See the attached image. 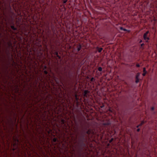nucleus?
<instances>
[{
    "mask_svg": "<svg viewBox=\"0 0 157 157\" xmlns=\"http://www.w3.org/2000/svg\"><path fill=\"white\" fill-rule=\"evenodd\" d=\"M90 110H93V109L92 108Z\"/></svg>",
    "mask_w": 157,
    "mask_h": 157,
    "instance_id": "09e8293b",
    "label": "nucleus"
},
{
    "mask_svg": "<svg viewBox=\"0 0 157 157\" xmlns=\"http://www.w3.org/2000/svg\"><path fill=\"white\" fill-rule=\"evenodd\" d=\"M9 8H10V10L11 9V6H10V3L9 4Z\"/></svg>",
    "mask_w": 157,
    "mask_h": 157,
    "instance_id": "c85d7f7f",
    "label": "nucleus"
},
{
    "mask_svg": "<svg viewBox=\"0 0 157 157\" xmlns=\"http://www.w3.org/2000/svg\"><path fill=\"white\" fill-rule=\"evenodd\" d=\"M152 110H154V109H153V108H152V109H151Z\"/></svg>",
    "mask_w": 157,
    "mask_h": 157,
    "instance_id": "c03bdc74",
    "label": "nucleus"
},
{
    "mask_svg": "<svg viewBox=\"0 0 157 157\" xmlns=\"http://www.w3.org/2000/svg\"><path fill=\"white\" fill-rule=\"evenodd\" d=\"M128 156L129 155V151H128Z\"/></svg>",
    "mask_w": 157,
    "mask_h": 157,
    "instance_id": "49530a36",
    "label": "nucleus"
},
{
    "mask_svg": "<svg viewBox=\"0 0 157 157\" xmlns=\"http://www.w3.org/2000/svg\"><path fill=\"white\" fill-rule=\"evenodd\" d=\"M12 24L13 25L11 26V28L13 30L16 31L17 30V28L14 27V23L13 22Z\"/></svg>",
    "mask_w": 157,
    "mask_h": 157,
    "instance_id": "2eb2a0df",
    "label": "nucleus"
},
{
    "mask_svg": "<svg viewBox=\"0 0 157 157\" xmlns=\"http://www.w3.org/2000/svg\"><path fill=\"white\" fill-rule=\"evenodd\" d=\"M95 81V79L94 77H92L90 79V81L92 82L94 81Z\"/></svg>",
    "mask_w": 157,
    "mask_h": 157,
    "instance_id": "4be33fe9",
    "label": "nucleus"
},
{
    "mask_svg": "<svg viewBox=\"0 0 157 157\" xmlns=\"http://www.w3.org/2000/svg\"><path fill=\"white\" fill-rule=\"evenodd\" d=\"M142 42V41L141 40H140V41L139 42V43H141Z\"/></svg>",
    "mask_w": 157,
    "mask_h": 157,
    "instance_id": "58836bf2",
    "label": "nucleus"
},
{
    "mask_svg": "<svg viewBox=\"0 0 157 157\" xmlns=\"http://www.w3.org/2000/svg\"><path fill=\"white\" fill-rule=\"evenodd\" d=\"M17 116V113H16V112L14 113H13V118L12 119L11 117H10L8 120L9 122L11 124H13L15 123L16 121Z\"/></svg>",
    "mask_w": 157,
    "mask_h": 157,
    "instance_id": "7ed1b4c3",
    "label": "nucleus"
},
{
    "mask_svg": "<svg viewBox=\"0 0 157 157\" xmlns=\"http://www.w3.org/2000/svg\"><path fill=\"white\" fill-rule=\"evenodd\" d=\"M40 54L41 55H42V53H40Z\"/></svg>",
    "mask_w": 157,
    "mask_h": 157,
    "instance_id": "3c124183",
    "label": "nucleus"
},
{
    "mask_svg": "<svg viewBox=\"0 0 157 157\" xmlns=\"http://www.w3.org/2000/svg\"><path fill=\"white\" fill-rule=\"evenodd\" d=\"M54 54L56 56V57L58 58L59 59H61V57L58 55V52H57V51L55 52L54 53Z\"/></svg>",
    "mask_w": 157,
    "mask_h": 157,
    "instance_id": "ddd939ff",
    "label": "nucleus"
},
{
    "mask_svg": "<svg viewBox=\"0 0 157 157\" xmlns=\"http://www.w3.org/2000/svg\"><path fill=\"white\" fill-rule=\"evenodd\" d=\"M96 49H98V52L99 53L101 52L103 49V48H99L98 47L96 48Z\"/></svg>",
    "mask_w": 157,
    "mask_h": 157,
    "instance_id": "dca6fc26",
    "label": "nucleus"
},
{
    "mask_svg": "<svg viewBox=\"0 0 157 157\" xmlns=\"http://www.w3.org/2000/svg\"><path fill=\"white\" fill-rule=\"evenodd\" d=\"M140 128H138L137 129L136 131H137V132H139L140 131Z\"/></svg>",
    "mask_w": 157,
    "mask_h": 157,
    "instance_id": "7c9ffc66",
    "label": "nucleus"
},
{
    "mask_svg": "<svg viewBox=\"0 0 157 157\" xmlns=\"http://www.w3.org/2000/svg\"><path fill=\"white\" fill-rule=\"evenodd\" d=\"M49 25V23H48V26Z\"/></svg>",
    "mask_w": 157,
    "mask_h": 157,
    "instance_id": "5fc2aeb1",
    "label": "nucleus"
},
{
    "mask_svg": "<svg viewBox=\"0 0 157 157\" xmlns=\"http://www.w3.org/2000/svg\"><path fill=\"white\" fill-rule=\"evenodd\" d=\"M98 109L99 111L98 112L97 115V119L98 120L102 121V122L101 124L104 125H109L110 124V121L109 119H108L107 117L108 115H112L111 113L112 112L111 111V109H109V111L105 112H102L100 109Z\"/></svg>",
    "mask_w": 157,
    "mask_h": 157,
    "instance_id": "f257e3e1",
    "label": "nucleus"
},
{
    "mask_svg": "<svg viewBox=\"0 0 157 157\" xmlns=\"http://www.w3.org/2000/svg\"><path fill=\"white\" fill-rule=\"evenodd\" d=\"M17 109H18V108H17Z\"/></svg>",
    "mask_w": 157,
    "mask_h": 157,
    "instance_id": "6e6d98bb",
    "label": "nucleus"
},
{
    "mask_svg": "<svg viewBox=\"0 0 157 157\" xmlns=\"http://www.w3.org/2000/svg\"><path fill=\"white\" fill-rule=\"evenodd\" d=\"M26 154L25 152H21L18 149L14 156L11 155V157H26Z\"/></svg>",
    "mask_w": 157,
    "mask_h": 157,
    "instance_id": "f03ea898",
    "label": "nucleus"
},
{
    "mask_svg": "<svg viewBox=\"0 0 157 157\" xmlns=\"http://www.w3.org/2000/svg\"><path fill=\"white\" fill-rule=\"evenodd\" d=\"M144 45V43H142V44H141V47H143Z\"/></svg>",
    "mask_w": 157,
    "mask_h": 157,
    "instance_id": "72a5a7b5",
    "label": "nucleus"
},
{
    "mask_svg": "<svg viewBox=\"0 0 157 157\" xmlns=\"http://www.w3.org/2000/svg\"><path fill=\"white\" fill-rule=\"evenodd\" d=\"M13 111H17V110H16H16H15H15L14 109V110H13Z\"/></svg>",
    "mask_w": 157,
    "mask_h": 157,
    "instance_id": "37998d69",
    "label": "nucleus"
},
{
    "mask_svg": "<svg viewBox=\"0 0 157 157\" xmlns=\"http://www.w3.org/2000/svg\"><path fill=\"white\" fill-rule=\"evenodd\" d=\"M7 44L8 45V49L11 48L12 50L13 49V45H12V44L10 41L8 42L7 43Z\"/></svg>",
    "mask_w": 157,
    "mask_h": 157,
    "instance_id": "0eeeda50",
    "label": "nucleus"
},
{
    "mask_svg": "<svg viewBox=\"0 0 157 157\" xmlns=\"http://www.w3.org/2000/svg\"><path fill=\"white\" fill-rule=\"evenodd\" d=\"M146 73H143V76H145L146 74Z\"/></svg>",
    "mask_w": 157,
    "mask_h": 157,
    "instance_id": "2f4dec72",
    "label": "nucleus"
},
{
    "mask_svg": "<svg viewBox=\"0 0 157 157\" xmlns=\"http://www.w3.org/2000/svg\"><path fill=\"white\" fill-rule=\"evenodd\" d=\"M13 61V62L14 63V61Z\"/></svg>",
    "mask_w": 157,
    "mask_h": 157,
    "instance_id": "052dcab7",
    "label": "nucleus"
},
{
    "mask_svg": "<svg viewBox=\"0 0 157 157\" xmlns=\"http://www.w3.org/2000/svg\"><path fill=\"white\" fill-rule=\"evenodd\" d=\"M44 69H46L47 68V67L46 66H44Z\"/></svg>",
    "mask_w": 157,
    "mask_h": 157,
    "instance_id": "4c0bfd02",
    "label": "nucleus"
},
{
    "mask_svg": "<svg viewBox=\"0 0 157 157\" xmlns=\"http://www.w3.org/2000/svg\"><path fill=\"white\" fill-rule=\"evenodd\" d=\"M7 51L8 53L9 54H10L9 50L8 49H7Z\"/></svg>",
    "mask_w": 157,
    "mask_h": 157,
    "instance_id": "f704fd0d",
    "label": "nucleus"
},
{
    "mask_svg": "<svg viewBox=\"0 0 157 157\" xmlns=\"http://www.w3.org/2000/svg\"><path fill=\"white\" fill-rule=\"evenodd\" d=\"M98 70L99 71H102V68L101 67H99L98 68Z\"/></svg>",
    "mask_w": 157,
    "mask_h": 157,
    "instance_id": "aec40b11",
    "label": "nucleus"
},
{
    "mask_svg": "<svg viewBox=\"0 0 157 157\" xmlns=\"http://www.w3.org/2000/svg\"><path fill=\"white\" fill-rule=\"evenodd\" d=\"M128 33H129L130 32V31L129 30H128Z\"/></svg>",
    "mask_w": 157,
    "mask_h": 157,
    "instance_id": "8fccbe9b",
    "label": "nucleus"
},
{
    "mask_svg": "<svg viewBox=\"0 0 157 157\" xmlns=\"http://www.w3.org/2000/svg\"><path fill=\"white\" fill-rule=\"evenodd\" d=\"M136 66L137 67H140V65H139V64L137 63L136 64Z\"/></svg>",
    "mask_w": 157,
    "mask_h": 157,
    "instance_id": "bb28decb",
    "label": "nucleus"
},
{
    "mask_svg": "<svg viewBox=\"0 0 157 157\" xmlns=\"http://www.w3.org/2000/svg\"><path fill=\"white\" fill-rule=\"evenodd\" d=\"M24 108H25V107H24Z\"/></svg>",
    "mask_w": 157,
    "mask_h": 157,
    "instance_id": "0e129e2a",
    "label": "nucleus"
},
{
    "mask_svg": "<svg viewBox=\"0 0 157 157\" xmlns=\"http://www.w3.org/2000/svg\"><path fill=\"white\" fill-rule=\"evenodd\" d=\"M139 74H138L136 75V76L135 79H136V81L135 82L136 83H137L139 82Z\"/></svg>",
    "mask_w": 157,
    "mask_h": 157,
    "instance_id": "1a4fd4ad",
    "label": "nucleus"
},
{
    "mask_svg": "<svg viewBox=\"0 0 157 157\" xmlns=\"http://www.w3.org/2000/svg\"><path fill=\"white\" fill-rule=\"evenodd\" d=\"M67 1V0H63V4H65Z\"/></svg>",
    "mask_w": 157,
    "mask_h": 157,
    "instance_id": "393cba45",
    "label": "nucleus"
},
{
    "mask_svg": "<svg viewBox=\"0 0 157 157\" xmlns=\"http://www.w3.org/2000/svg\"><path fill=\"white\" fill-rule=\"evenodd\" d=\"M0 146L1 147V145L0 144Z\"/></svg>",
    "mask_w": 157,
    "mask_h": 157,
    "instance_id": "680f3d73",
    "label": "nucleus"
},
{
    "mask_svg": "<svg viewBox=\"0 0 157 157\" xmlns=\"http://www.w3.org/2000/svg\"><path fill=\"white\" fill-rule=\"evenodd\" d=\"M71 76V75L70 73H69V76Z\"/></svg>",
    "mask_w": 157,
    "mask_h": 157,
    "instance_id": "ea45409f",
    "label": "nucleus"
},
{
    "mask_svg": "<svg viewBox=\"0 0 157 157\" xmlns=\"http://www.w3.org/2000/svg\"><path fill=\"white\" fill-rule=\"evenodd\" d=\"M53 13H54V11L53 12V13H52V14L50 17V18L52 21L54 20V16H56V15L54 14Z\"/></svg>",
    "mask_w": 157,
    "mask_h": 157,
    "instance_id": "f8f14e48",
    "label": "nucleus"
},
{
    "mask_svg": "<svg viewBox=\"0 0 157 157\" xmlns=\"http://www.w3.org/2000/svg\"><path fill=\"white\" fill-rule=\"evenodd\" d=\"M38 45H39L38 46H41V45H40V44L39 41L38 42Z\"/></svg>",
    "mask_w": 157,
    "mask_h": 157,
    "instance_id": "473e14b6",
    "label": "nucleus"
},
{
    "mask_svg": "<svg viewBox=\"0 0 157 157\" xmlns=\"http://www.w3.org/2000/svg\"><path fill=\"white\" fill-rule=\"evenodd\" d=\"M2 141H1V143L3 146L5 148L6 147L5 144L4 139L3 137H1Z\"/></svg>",
    "mask_w": 157,
    "mask_h": 157,
    "instance_id": "9d476101",
    "label": "nucleus"
},
{
    "mask_svg": "<svg viewBox=\"0 0 157 157\" xmlns=\"http://www.w3.org/2000/svg\"><path fill=\"white\" fill-rule=\"evenodd\" d=\"M109 108H111L110 107H109Z\"/></svg>",
    "mask_w": 157,
    "mask_h": 157,
    "instance_id": "bf43d9fd",
    "label": "nucleus"
},
{
    "mask_svg": "<svg viewBox=\"0 0 157 157\" xmlns=\"http://www.w3.org/2000/svg\"><path fill=\"white\" fill-rule=\"evenodd\" d=\"M65 4H63L62 5H60V7H61L62 6H63V8L65 10H66V8L65 7Z\"/></svg>",
    "mask_w": 157,
    "mask_h": 157,
    "instance_id": "412c9836",
    "label": "nucleus"
},
{
    "mask_svg": "<svg viewBox=\"0 0 157 157\" xmlns=\"http://www.w3.org/2000/svg\"><path fill=\"white\" fill-rule=\"evenodd\" d=\"M44 74L45 75H47L48 73V71H46V70H45L44 71Z\"/></svg>",
    "mask_w": 157,
    "mask_h": 157,
    "instance_id": "a878e982",
    "label": "nucleus"
},
{
    "mask_svg": "<svg viewBox=\"0 0 157 157\" xmlns=\"http://www.w3.org/2000/svg\"><path fill=\"white\" fill-rule=\"evenodd\" d=\"M151 108H154V107H151Z\"/></svg>",
    "mask_w": 157,
    "mask_h": 157,
    "instance_id": "603ef678",
    "label": "nucleus"
},
{
    "mask_svg": "<svg viewBox=\"0 0 157 157\" xmlns=\"http://www.w3.org/2000/svg\"><path fill=\"white\" fill-rule=\"evenodd\" d=\"M86 147L87 148L88 147L87 145L86 146Z\"/></svg>",
    "mask_w": 157,
    "mask_h": 157,
    "instance_id": "a18cd8bd",
    "label": "nucleus"
},
{
    "mask_svg": "<svg viewBox=\"0 0 157 157\" xmlns=\"http://www.w3.org/2000/svg\"><path fill=\"white\" fill-rule=\"evenodd\" d=\"M121 30H125V31H126L127 30L126 29H123L122 27H121Z\"/></svg>",
    "mask_w": 157,
    "mask_h": 157,
    "instance_id": "cd10ccee",
    "label": "nucleus"
},
{
    "mask_svg": "<svg viewBox=\"0 0 157 157\" xmlns=\"http://www.w3.org/2000/svg\"><path fill=\"white\" fill-rule=\"evenodd\" d=\"M85 109V111H86V112H87V109H88L86 108V109Z\"/></svg>",
    "mask_w": 157,
    "mask_h": 157,
    "instance_id": "c9c22d12",
    "label": "nucleus"
},
{
    "mask_svg": "<svg viewBox=\"0 0 157 157\" xmlns=\"http://www.w3.org/2000/svg\"><path fill=\"white\" fill-rule=\"evenodd\" d=\"M149 32L147 31L146 32L144 35L143 37L144 39L145 40L146 42H148V40L150 39L149 37L147 36V35L148 34Z\"/></svg>",
    "mask_w": 157,
    "mask_h": 157,
    "instance_id": "20e7f679",
    "label": "nucleus"
},
{
    "mask_svg": "<svg viewBox=\"0 0 157 157\" xmlns=\"http://www.w3.org/2000/svg\"><path fill=\"white\" fill-rule=\"evenodd\" d=\"M23 95H24V97L25 98H29V97L31 98L33 96L32 94L30 93V92H29L28 93L27 92H25Z\"/></svg>",
    "mask_w": 157,
    "mask_h": 157,
    "instance_id": "39448f33",
    "label": "nucleus"
},
{
    "mask_svg": "<svg viewBox=\"0 0 157 157\" xmlns=\"http://www.w3.org/2000/svg\"><path fill=\"white\" fill-rule=\"evenodd\" d=\"M34 95H36L35 93H34Z\"/></svg>",
    "mask_w": 157,
    "mask_h": 157,
    "instance_id": "13d9d810",
    "label": "nucleus"
},
{
    "mask_svg": "<svg viewBox=\"0 0 157 157\" xmlns=\"http://www.w3.org/2000/svg\"><path fill=\"white\" fill-rule=\"evenodd\" d=\"M90 92L88 90H85L84 92V97H87V94L89 93Z\"/></svg>",
    "mask_w": 157,
    "mask_h": 157,
    "instance_id": "9b49d317",
    "label": "nucleus"
},
{
    "mask_svg": "<svg viewBox=\"0 0 157 157\" xmlns=\"http://www.w3.org/2000/svg\"><path fill=\"white\" fill-rule=\"evenodd\" d=\"M119 102L121 105H124L126 102V99L124 98H122L120 99Z\"/></svg>",
    "mask_w": 157,
    "mask_h": 157,
    "instance_id": "423d86ee",
    "label": "nucleus"
},
{
    "mask_svg": "<svg viewBox=\"0 0 157 157\" xmlns=\"http://www.w3.org/2000/svg\"><path fill=\"white\" fill-rule=\"evenodd\" d=\"M75 97L76 98V99L78 100V98H77V95L76 94H75Z\"/></svg>",
    "mask_w": 157,
    "mask_h": 157,
    "instance_id": "c756f323",
    "label": "nucleus"
},
{
    "mask_svg": "<svg viewBox=\"0 0 157 157\" xmlns=\"http://www.w3.org/2000/svg\"><path fill=\"white\" fill-rule=\"evenodd\" d=\"M86 133L89 135H91V134L92 135H94V132L93 130H90V129L88 130L86 132Z\"/></svg>",
    "mask_w": 157,
    "mask_h": 157,
    "instance_id": "6e6552de",
    "label": "nucleus"
},
{
    "mask_svg": "<svg viewBox=\"0 0 157 157\" xmlns=\"http://www.w3.org/2000/svg\"><path fill=\"white\" fill-rule=\"evenodd\" d=\"M35 108H37V107H35Z\"/></svg>",
    "mask_w": 157,
    "mask_h": 157,
    "instance_id": "e2e57ef3",
    "label": "nucleus"
},
{
    "mask_svg": "<svg viewBox=\"0 0 157 157\" xmlns=\"http://www.w3.org/2000/svg\"><path fill=\"white\" fill-rule=\"evenodd\" d=\"M84 145H85V146H86V145H85V144H84Z\"/></svg>",
    "mask_w": 157,
    "mask_h": 157,
    "instance_id": "4d7b16f0",
    "label": "nucleus"
},
{
    "mask_svg": "<svg viewBox=\"0 0 157 157\" xmlns=\"http://www.w3.org/2000/svg\"><path fill=\"white\" fill-rule=\"evenodd\" d=\"M54 79L56 83L58 84L60 81L59 79L58 78L56 77H54Z\"/></svg>",
    "mask_w": 157,
    "mask_h": 157,
    "instance_id": "4468645a",
    "label": "nucleus"
},
{
    "mask_svg": "<svg viewBox=\"0 0 157 157\" xmlns=\"http://www.w3.org/2000/svg\"><path fill=\"white\" fill-rule=\"evenodd\" d=\"M14 108H15V107H14ZM16 108H18V107H16Z\"/></svg>",
    "mask_w": 157,
    "mask_h": 157,
    "instance_id": "864d4df0",
    "label": "nucleus"
},
{
    "mask_svg": "<svg viewBox=\"0 0 157 157\" xmlns=\"http://www.w3.org/2000/svg\"><path fill=\"white\" fill-rule=\"evenodd\" d=\"M143 73H147V71H146V68L145 67L143 68Z\"/></svg>",
    "mask_w": 157,
    "mask_h": 157,
    "instance_id": "5701e85b",
    "label": "nucleus"
},
{
    "mask_svg": "<svg viewBox=\"0 0 157 157\" xmlns=\"http://www.w3.org/2000/svg\"><path fill=\"white\" fill-rule=\"evenodd\" d=\"M65 75L66 76H67V74H65Z\"/></svg>",
    "mask_w": 157,
    "mask_h": 157,
    "instance_id": "79ce46f5",
    "label": "nucleus"
},
{
    "mask_svg": "<svg viewBox=\"0 0 157 157\" xmlns=\"http://www.w3.org/2000/svg\"><path fill=\"white\" fill-rule=\"evenodd\" d=\"M109 145H110V144L109 143L107 145V147H108Z\"/></svg>",
    "mask_w": 157,
    "mask_h": 157,
    "instance_id": "e433bc0d",
    "label": "nucleus"
},
{
    "mask_svg": "<svg viewBox=\"0 0 157 157\" xmlns=\"http://www.w3.org/2000/svg\"><path fill=\"white\" fill-rule=\"evenodd\" d=\"M82 48V46L80 44H79L77 46V51H79Z\"/></svg>",
    "mask_w": 157,
    "mask_h": 157,
    "instance_id": "f3484780",
    "label": "nucleus"
},
{
    "mask_svg": "<svg viewBox=\"0 0 157 157\" xmlns=\"http://www.w3.org/2000/svg\"><path fill=\"white\" fill-rule=\"evenodd\" d=\"M144 123L145 122L144 121H142L139 124L136 126V127L137 128H139V127L140 126H141L143 124H144Z\"/></svg>",
    "mask_w": 157,
    "mask_h": 157,
    "instance_id": "a211bd4d",
    "label": "nucleus"
},
{
    "mask_svg": "<svg viewBox=\"0 0 157 157\" xmlns=\"http://www.w3.org/2000/svg\"><path fill=\"white\" fill-rule=\"evenodd\" d=\"M113 138H112L110 140H109V143H111L113 141Z\"/></svg>",
    "mask_w": 157,
    "mask_h": 157,
    "instance_id": "b1692460",
    "label": "nucleus"
},
{
    "mask_svg": "<svg viewBox=\"0 0 157 157\" xmlns=\"http://www.w3.org/2000/svg\"><path fill=\"white\" fill-rule=\"evenodd\" d=\"M8 147L9 148V146H10V143H9L8 144Z\"/></svg>",
    "mask_w": 157,
    "mask_h": 157,
    "instance_id": "a19ab883",
    "label": "nucleus"
},
{
    "mask_svg": "<svg viewBox=\"0 0 157 157\" xmlns=\"http://www.w3.org/2000/svg\"><path fill=\"white\" fill-rule=\"evenodd\" d=\"M40 108H46V107H40Z\"/></svg>",
    "mask_w": 157,
    "mask_h": 157,
    "instance_id": "de8ad7c7",
    "label": "nucleus"
},
{
    "mask_svg": "<svg viewBox=\"0 0 157 157\" xmlns=\"http://www.w3.org/2000/svg\"><path fill=\"white\" fill-rule=\"evenodd\" d=\"M57 140H58L56 138H55L52 139V141L55 142H56Z\"/></svg>",
    "mask_w": 157,
    "mask_h": 157,
    "instance_id": "6ab92c4d",
    "label": "nucleus"
}]
</instances>
